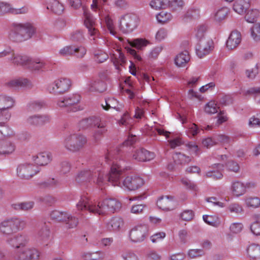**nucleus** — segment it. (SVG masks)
Here are the masks:
<instances>
[{
  "label": "nucleus",
  "instance_id": "1",
  "mask_svg": "<svg viewBox=\"0 0 260 260\" xmlns=\"http://www.w3.org/2000/svg\"><path fill=\"white\" fill-rule=\"evenodd\" d=\"M122 163L124 164V162L113 163L109 174L108 181L113 186H117L125 190L134 191L141 187L144 184V180L138 176L129 175L124 179L121 178L126 169L122 166Z\"/></svg>",
  "mask_w": 260,
  "mask_h": 260
},
{
  "label": "nucleus",
  "instance_id": "2",
  "mask_svg": "<svg viewBox=\"0 0 260 260\" xmlns=\"http://www.w3.org/2000/svg\"><path fill=\"white\" fill-rule=\"evenodd\" d=\"M28 241L27 236L23 234H17L6 240V242L14 248L13 256L15 260H39L41 252L28 247Z\"/></svg>",
  "mask_w": 260,
  "mask_h": 260
},
{
  "label": "nucleus",
  "instance_id": "3",
  "mask_svg": "<svg viewBox=\"0 0 260 260\" xmlns=\"http://www.w3.org/2000/svg\"><path fill=\"white\" fill-rule=\"evenodd\" d=\"M14 104L15 101L12 97L0 94V134L4 137L10 135V129L6 123L11 117L10 109L14 107Z\"/></svg>",
  "mask_w": 260,
  "mask_h": 260
},
{
  "label": "nucleus",
  "instance_id": "4",
  "mask_svg": "<svg viewBox=\"0 0 260 260\" xmlns=\"http://www.w3.org/2000/svg\"><path fill=\"white\" fill-rule=\"evenodd\" d=\"M35 33L36 28L30 22H16L12 25L9 38L14 42H20L29 39Z\"/></svg>",
  "mask_w": 260,
  "mask_h": 260
},
{
  "label": "nucleus",
  "instance_id": "5",
  "mask_svg": "<svg viewBox=\"0 0 260 260\" xmlns=\"http://www.w3.org/2000/svg\"><path fill=\"white\" fill-rule=\"evenodd\" d=\"M149 234V226L145 223H139L130 230L128 237L133 243H141L147 239Z\"/></svg>",
  "mask_w": 260,
  "mask_h": 260
},
{
  "label": "nucleus",
  "instance_id": "6",
  "mask_svg": "<svg viewBox=\"0 0 260 260\" xmlns=\"http://www.w3.org/2000/svg\"><path fill=\"white\" fill-rule=\"evenodd\" d=\"M108 0H102L103 5L107 2ZM91 8L93 11H99V15L101 20H104L108 30L111 34L115 35L113 24L112 19L109 16V11L105 10L104 7L99 5V0H92Z\"/></svg>",
  "mask_w": 260,
  "mask_h": 260
},
{
  "label": "nucleus",
  "instance_id": "7",
  "mask_svg": "<svg viewBox=\"0 0 260 260\" xmlns=\"http://www.w3.org/2000/svg\"><path fill=\"white\" fill-rule=\"evenodd\" d=\"M80 101L79 94H72L58 100L56 105L59 108L70 107L72 111L76 112L83 109V107L79 105Z\"/></svg>",
  "mask_w": 260,
  "mask_h": 260
},
{
  "label": "nucleus",
  "instance_id": "8",
  "mask_svg": "<svg viewBox=\"0 0 260 260\" xmlns=\"http://www.w3.org/2000/svg\"><path fill=\"white\" fill-rule=\"evenodd\" d=\"M40 172L39 167L32 162H26L19 165L16 169L17 175L24 179H30Z\"/></svg>",
  "mask_w": 260,
  "mask_h": 260
},
{
  "label": "nucleus",
  "instance_id": "9",
  "mask_svg": "<svg viewBox=\"0 0 260 260\" xmlns=\"http://www.w3.org/2000/svg\"><path fill=\"white\" fill-rule=\"evenodd\" d=\"M139 18L135 14H126L120 19V28L125 34L132 32L139 24Z\"/></svg>",
  "mask_w": 260,
  "mask_h": 260
},
{
  "label": "nucleus",
  "instance_id": "10",
  "mask_svg": "<svg viewBox=\"0 0 260 260\" xmlns=\"http://www.w3.org/2000/svg\"><path fill=\"white\" fill-rule=\"evenodd\" d=\"M104 173L101 169L84 170L80 171L77 176L78 181H87L97 177L96 183L101 186L104 181Z\"/></svg>",
  "mask_w": 260,
  "mask_h": 260
},
{
  "label": "nucleus",
  "instance_id": "11",
  "mask_svg": "<svg viewBox=\"0 0 260 260\" xmlns=\"http://www.w3.org/2000/svg\"><path fill=\"white\" fill-rule=\"evenodd\" d=\"M11 56L9 60L17 66L25 67L27 68L30 57L22 54L14 53L10 48H7L0 52V58Z\"/></svg>",
  "mask_w": 260,
  "mask_h": 260
},
{
  "label": "nucleus",
  "instance_id": "12",
  "mask_svg": "<svg viewBox=\"0 0 260 260\" xmlns=\"http://www.w3.org/2000/svg\"><path fill=\"white\" fill-rule=\"evenodd\" d=\"M71 84L70 79L59 78L50 84L47 87V90L49 93L55 95L62 94L69 89Z\"/></svg>",
  "mask_w": 260,
  "mask_h": 260
},
{
  "label": "nucleus",
  "instance_id": "13",
  "mask_svg": "<svg viewBox=\"0 0 260 260\" xmlns=\"http://www.w3.org/2000/svg\"><path fill=\"white\" fill-rule=\"evenodd\" d=\"M121 207L120 203L116 199H106L102 202H98L96 213L98 215H104L108 210L114 212Z\"/></svg>",
  "mask_w": 260,
  "mask_h": 260
},
{
  "label": "nucleus",
  "instance_id": "14",
  "mask_svg": "<svg viewBox=\"0 0 260 260\" xmlns=\"http://www.w3.org/2000/svg\"><path fill=\"white\" fill-rule=\"evenodd\" d=\"M97 207L98 202H93L87 195L81 196L76 204V208L78 210H87L95 214H97Z\"/></svg>",
  "mask_w": 260,
  "mask_h": 260
},
{
  "label": "nucleus",
  "instance_id": "15",
  "mask_svg": "<svg viewBox=\"0 0 260 260\" xmlns=\"http://www.w3.org/2000/svg\"><path fill=\"white\" fill-rule=\"evenodd\" d=\"M213 48L214 43L211 39L207 38L201 40L196 47V55L200 58L204 57L211 53Z\"/></svg>",
  "mask_w": 260,
  "mask_h": 260
},
{
  "label": "nucleus",
  "instance_id": "16",
  "mask_svg": "<svg viewBox=\"0 0 260 260\" xmlns=\"http://www.w3.org/2000/svg\"><path fill=\"white\" fill-rule=\"evenodd\" d=\"M84 24L88 29L89 39L94 41L99 38V31L95 28V20L93 17L87 12H84Z\"/></svg>",
  "mask_w": 260,
  "mask_h": 260
},
{
  "label": "nucleus",
  "instance_id": "17",
  "mask_svg": "<svg viewBox=\"0 0 260 260\" xmlns=\"http://www.w3.org/2000/svg\"><path fill=\"white\" fill-rule=\"evenodd\" d=\"M37 240L43 246H48L51 242L52 237L50 227L45 224L37 234Z\"/></svg>",
  "mask_w": 260,
  "mask_h": 260
},
{
  "label": "nucleus",
  "instance_id": "18",
  "mask_svg": "<svg viewBox=\"0 0 260 260\" xmlns=\"http://www.w3.org/2000/svg\"><path fill=\"white\" fill-rule=\"evenodd\" d=\"M133 158L139 161H150L154 158L155 154L146 149L140 148L133 151Z\"/></svg>",
  "mask_w": 260,
  "mask_h": 260
},
{
  "label": "nucleus",
  "instance_id": "19",
  "mask_svg": "<svg viewBox=\"0 0 260 260\" xmlns=\"http://www.w3.org/2000/svg\"><path fill=\"white\" fill-rule=\"evenodd\" d=\"M52 159L51 152L44 151L32 156L31 160L36 166H45L49 164Z\"/></svg>",
  "mask_w": 260,
  "mask_h": 260
},
{
  "label": "nucleus",
  "instance_id": "20",
  "mask_svg": "<svg viewBox=\"0 0 260 260\" xmlns=\"http://www.w3.org/2000/svg\"><path fill=\"white\" fill-rule=\"evenodd\" d=\"M1 14L5 13H11L13 14H23L27 13L28 9L26 7H22L20 8H15L12 6L5 2H0Z\"/></svg>",
  "mask_w": 260,
  "mask_h": 260
},
{
  "label": "nucleus",
  "instance_id": "21",
  "mask_svg": "<svg viewBox=\"0 0 260 260\" xmlns=\"http://www.w3.org/2000/svg\"><path fill=\"white\" fill-rule=\"evenodd\" d=\"M94 127H95L96 129L93 132L91 138L94 142H97L101 140L102 136L107 132V129L106 123L102 122L100 118L99 119L96 123H94Z\"/></svg>",
  "mask_w": 260,
  "mask_h": 260
},
{
  "label": "nucleus",
  "instance_id": "22",
  "mask_svg": "<svg viewBox=\"0 0 260 260\" xmlns=\"http://www.w3.org/2000/svg\"><path fill=\"white\" fill-rule=\"evenodd\" d=\"M157 205L163 210L169 211L173 210L175 208V202L172 197L165 196L158 200Z\"/></svg>",
  "mask_w": 260,
  "mask_h": 260
},
{
  "label": "nucleus",
  "instance_id": "23",
  "mask_svg": "<svg viewBox=\"0 0 260 260\" xmlns=\"http://www.w3.org/2000/svg\"><path fill=\"white\" fill-rule=\"evenodd\" d=\"M241 40V33L237 30L233 31L231 33L226 41V47L229 49H234L239 46Z\"/></svg>",
  "mask_w": 260,
  "mask_h": 260
},
{
  "label": "nucleus",
  "instance_id": "24",
  "mask_svg": "<svg viewBox=\"0 0 260 260\" xmlns=\"http://www.w3.org/2000/svg\"><path fill=\"white\" fill-rule=\"evenodd\" d=\"M232 194L235 197H239L244 195L245 192L244 182L240 181H233L230 187Z\"/></svg>",
  "mask_w": 260,
  "mask_h": 260
},
{
  "label": "nucleus",
  "instance_id": "25",
  "mask_svg": "<svg viewBox=\"0 0 260 260\" xmlns=\"http://www.w3.org/2000/svg\"><path fill=\"white\" fill-rule=\"evenodd\" d=\"M251 0H236L233 5V10L239 15L243 14L251 5Z\"/></svg>",
  "mask_w": 260,
  "mask_h": 260
},
{
  "label": "nucleus",
  "instance_id": "26",
  "mask_svg": "<svg viewBox=\"0 0 260 260\" xmlns=\"http://www.w3.org/2000/svg\"><path fill=\"white\" fill-rule=\"evenodd\" d=\"M8 87L15 89H19L29 86L30 81L24 78H18L12 79L7 83Z\"/></svg>",
  "mask_w": 260,
  "mask_h": 260
},
{
  "label": "nucleus",
  "instance_id": "27",
  "mask_svg": "<svg viewBox=\"0 0 260 260\" xmlns=\"http://www.w3.org/2000/svg\"><path fill=\"white\" fill-rule=\"evenodd\" d=\"M223 165L221 164H215L212 165V170L206 173V176L214 179H220L223 177L221 171L223 170Z\"/></svg>",
  "mask_w": 260,
  "mask_h": 260
},
{
  "label": "nucleus",
  "instance_id": "28",
  "mask_svg": "<svg viewBox=\"0 0 260 260\" xmlns=\"http://www.w3.org/2000/svg\"><path fill=\"white\" fill-rule=\"evenodd\" d=\"M190 60V56L186 51L179 53L176 55L174 59L176 66L179 68L185 67Z\"/></svg>",
  "mask_w": 260,
  "mask_h": 260
},
{
  "label": "nucleus",
  "instance_id": "29",
  "mask_svg": "<svg viewBox=\"0 0 260 260\" xmlns=\"http://www.w3.org/2000/svg\"><path fill=\"white\" fill-rule=\"evenodd\" d=\"M46 4L47 9L56 14H61L64 10L63 5L57 0H47Z\"/></svg>",
  "mask_w": 260,
  "mask_h": 260
},
{
  "label": "nucleus",
  "instance_id": "30",
  "mask_svg": "<svg viewBox=\"0 0 260 260\" xmlns=\"http://www.w3.org/2000/svg\"><path fill=\"white\" fill-rule=\"evenodd\" d=\"M76 137L75 134H69L66 135L62 142L63 146L69 151H77L76 146Z\"/></svg>",
  "mask_w": 260,
  "mask_h": 260
},
{
  "label": "nucleus",
  "instance_id": "31",
  "mask_svg": "<svg viewBox=\"0 0 260 260\" xmlns=\"http://www.w3.org/2000/svg\"><path fill=\"white\" fill-rule=\"evenodd\" d=\"M229 10L226 7H222L215 10L212 14V18L217 23L222 22L227 17Z\"/></svg>",
  "mask_w": 260,
  "mask_h": 260
},
{
  "label": "nucleus",
  "instance_id": "32",
  "mask_svg": "<svg viewBox=\"0 0 260 260\" xmlns=\"http://www.w3.org/2000/svg\"><path fill=\"white\" fill-rule=\"evenodd\" d=\"M248 256L252 260L260 259V245L252 243L247 248Z\"/></svg>",
  "mask_w": 260,
  "mask_h": 260
},
{
  "label": "nucleus",
  "instance_id": "33",
  "mask_svg": "<svg viewBox=\"0 0 260 260\" xmlns=\"http://www.w3.org/2000/svg\"><path fill=\"white\" fill-rule=\"evenodd\" d=\"M123 221L122 218L119 217H114L110 219L106 223V228L109 231H119L123 225Z\"/></svg>",
  "mask_w": 260,
  "mask_h": 260
},
{
  "label": "nucleus",
  "instance_id": "34",
  "mask_svg": "<svg viewBox=\"0 0 260 260\" xmlns=\"http://www.w3.org/2000/svg\"><path fill=\"white\" fill-rule=\"evenodd\" d=\"M103 108L108 110L110 108H113L117 111H120L123 108V105L119 104L118 101L114 98H110L106 99L105 101V104H102Z\"/></svg>",
  "mask_w": 260,
  "mask_h": 260
},
{
  "label": "nucleus",
  "instance_id": "35",
  "mask_svg": "<svg viewBox=\"0 0 260 260\" xmlns=\"http://www.w3.org/2000/svg\"><path fill=\"white\" fill-rule=\"evenodd\" d=\"M46 63L40 58H32L30 57L27 69L35 71H39L45 68Z\"/></svg>",
  "mask_w": 260,
  "mask_h": 260
},
{
  "label": "nucleus",
  "instance_id": "36",
  "mask_svg": "<svg viewBox=\"0 0 260 260\" xmlns=\"http://www.w3.org/2000/svg\"><path fill=\"white\" fill-rule=\"evenodd\" d=\"M0 232L5 235H10L14 232L11 218L5 219L0 222Z\"/></svg>",
  "mask_w": 260,
  "mask_h": 260
},
{
  "label": "nucleus",
  "instance_id": "37",
  "mask_svg": "<svg viewBox=\"0 0 260 260\" xmlns=\"http://www.w3.org/2000/svg\"><path fill=\"white\" fill-rule=\"evenodd\" d=\"M88 86L90 91H98L102 92L106 89L105 83L99 80H90L88 82Z\"/></svg>",
  "mask_w": 260,
  "mask_h": 260
},
{
  "label": "nucleus",
  "instance_id": "38",
  "mask_svg": "<svg viewBox=\"0 0 260 260\" xmlns=\"http://www.w3.org/2000/svg\"><path fill=\"white\" fill-rule=\"evenodd\" d=\"M245 15V19L248 23H254L260 16V11L258 9L252 8L247 10Z\"/></svg>",
  "mask_w": 260,
  "mask_h": 260
},
{
  "label": "nucleus",
  "instance_id": "39",
  "mask_svg": "<svg viewBox=\"0 0 260 260\" xmlns=\"http://www.w3.org/2000/svg\"><path fill=\"white\" fill-rule=\"evenodd\" d=\"M99 118V117L93 116L84 119L79 122V126L82 129L94 127V123H96Z\"/></svg>",
  "mask_w": 260,
  "mask_h": 260
},
{
  "label": "nucleus",
  "instance_id": "40",
  "mask_svg": "<svg viewBox=\"0 0 260 260\" xmlns=\"http://www.w3.org/2000/svg\"><path fill=\"white\" fill-rule=\"evenodd\" d=\"M129 45L138 50H143L148 45L150 44L149 40L145 38H137L129 42Z\"/></svg>",
  "mask_w": 260,
  "mask_h": 260
},
{
  "label": "nucleus",
  "instance_id": "41",
  "mask_svg": "<svg viewBox=\"0 0 260 260\" xmlns=\"http://www.w3.org/2000/svg\"><path fill=\"white\" fill-rule=\"evenodd\" d=\"M34 204L32 201H26L13 204L12 207L16 210L28 211L33 208Z\"/></svg>",
  "mask_w": 260,
  "mask_h": 260
},
{
  "label": "nucleus",
  "instance_id": "42",
  "mask_svg": "<svg viewBox=\"0 0 260 260\" xmlns=\"http://www.w3.org/2000/svg\"><path fill=\"white\" fill-rule=\"evenodd\" d=\"M250 230L255 236H260V214L254 215L253 222L250 225Z\"/></svg>",
  "mask_w": 260,
  "mask_h": 260
},
{
  "label": "nucleus",
  "instance_id": "43",
  "mask_svg": "<svg viewBox=\"0 0 260 260\" xmlns=\"http://www.w3.org/2000/svg\"><path fill=\"white\" fill-rule=\"evenodd\" d=\"M52 219L58 221L65 222L69 219V213L66 212H61L58 210L53 211L50 214Z\"/></svg>",
  "mask_w": 260,
  "mask_h": 260
},
{
  "label": "nucleus",
  "instance_id": "44",
  "mask_svg": "<svg viewBox=\"0 0 260 260\" xmlns=\"http://www.w3.org/2000/svg\"><path fill=\"white\" fill-rule=\"evenodd\" d=\"M203 219L206 223L213 226L217 227L220 223V218L216 215H204Z\"/></svg>",
  "mask_w": 260,
  "mask_h": 260
},
{
  "label": "nucleus",
  "instance_id": "45",
  "mask_svg": "<svg viewBox=\"0 0 260 260\" xmlns=\"http://www.w3.org/2000/svg\"><path fill=\"white\" fill-rule=\"evenodd\" d=\"M245 205L248 208H258L260 207V198L257 197H248L244 199Z\"/></svg>",
  "mask_w": 260,
  "mask_h": 260
},
{
  "label": "nucleus",
  "instance_id": "46",
  "mask_svg": "<svg viewBox=\"0 0 260 260\" xmlns=\"http://www.w3.org/2000/svg\"><path fill=\"white\" fill-rule=\"evenodd\" d=\"M250 37L255 42L260 41V23L254 24L250 29Z\"/></svg>",
  "mask_w": 260,
  "mask_h": 260
},
{
  "label": "nucleus",
  "instance_id": "47",
  "mask_svg": "<svg viewBox=\"0 0 260 260\" xmlns=\"http://www.w3.org/2000/svg\"><path fill=\"white\" fill-rule=\"evenodd\" d=\"M14 232L22 230L26 226V221L22 218L14 217H11Z\"/></svg>",
  "mask_w": 260,
  "mask_h": 260
},
{
  "label": "nucleus",
  "instance_id": "48",
  "mask_svg": "<svg viewBox=\"0 0 260 260\" xmlns=\"http://www.w3.org/2000/svg\"><path fill=\"white\" fill-rule=\"evenodd\" d=\"M170 4L169 0H151L149 5L151 8L154 10L166 8Z\"/></svg>",
  "mask_w": 260,
  "mask_h": 260
},
{
  "label": "nucleus",
  "instance_id": "49",
  "mask_svg": "<svg viewBox=\"0 0 260 260\" xmlns=\"http://www.w3.org/2000/svg\"><path fill=\"white\" fill-rule=\"evenodd\" d=\"M110 53L114 63L119 64L122 66L125 63L126 59L125 56L120 49H117L115 50V52L112 54L111 52Z\"/></svg>",
  "mask_w": 260,
  "mask_h": 260
},
{
  "label": "nucleus",
  "instance_id": "50",
  "mask_svg": "<svg viewBox=\"0 0 260 260\" xmlns=\"http://www.w3.org/2000/svg\"><path fill=\"white\" fill-rule=\"evenodd\" d=\"M15 145L12 142L5 140L1 148L0 154H11L15 150Z\"/></svg>",
  "mask_w": 260,
  "mask_h": 260
},
{
  "label": "nucleus",
  "instance_id": "51",
  "mask_svg": "<svg viewBox=\"0 0 260 260\" xmlns=\"http://www.w3.org/2000/svg\"><path fill=\"white\" fill-rule=\"evenodd\" d=\"M184 127L186 128L185 133L189 137L196 136L200 132L198 126L194 123H188Z\"/></svg>",
  "mask_w": 260,
  "mask_h": 260
},
{
  "label": "nucleus",
  "instance_id": "52",
  "mask_svg": "<svg viewBox=\"0 0 260 260\" xmlns=\"http://www.w3.org/2000/svg\"><path fill=\"white\" fill-rule=\"evenodd\" d=\"M173 16L170 12L161 11L156 16V18L159 23H167L170 21Z\"/></svg>",
  "mask_w": 260,
  "mask_h": 260
},
{
  "label": "nucleus",
  "instance_id": "53",
  "mask_svg": "<svg viewBox=\"0 0 260 260\" xmlns=\"http://www.w3.org/2000/svg\"><path fill=\"white\" fill-rule=\"evenodd\" d=\"M76 138V147L77 151L83 148L87 142V137L81 134H75Z\"/></svg>",
  "mask_w": 260,
  "mask_h": 260
},
{
  "label": "nucleus",
  "instance_id": "54",
  "mask_svg": "<svg viewBox=\"0 0 260 260\" xmlns=\"http://www.w3.org/2000/svg\"><path fill=\"white\" fill-rule=\"evenodd\" d=\"M174 162L176 164H183L188 162L191 159L189 156H186L181 153H176L173 156Z\"/></svg>",
  "mask_w": 260,
  "mask_h": 260
},
{
  "label": "nucleus",
  "instance_id": "55",
  "mask_svg": "<svg viewBox=\"0 0 260 260\" xmlns=\"http://www.w3.org/2000/svg\"><path fill=\"white\" fill-rule=\"evenodd\" d=\"M219 107L217 103L213 101H210L206 104L204 110L208 114H214L218 112Z\"/></svg>",
  "mask_w": 260,
  "mask_h": 260
},
{
  "label": "nucleus",
  "instance_id": "56",
  "mask_svg": "<svg viewBox=\"0 0 260 260\" xmlns=\"http://www.w3.org/2000/svg\"><path fill=\"white\" fill-rule=\"evenodd\" d=\"M207 27L205 25H200L195 30V37L199 42L201 40L206 39L205 38Z\"/></svg>",
  "mask_w": 260,
  "mask_h": 260
},
{
  "label": "nucleus",
  "instance_id": "57",
  "mask_svg": "<svg viewBox=\"0 0 260 260\" xmlns=\"http://www.w3.org/2000/svg\"><path fill=\"white\" fill-rule=\"evenodd\" d=\"M227 209L230 212L237 214H240L243 212V207L238 203L230 204L228 206Z\"/></svg>",
  "mask_w": 260,
  "mask_h": 260
},
{
  "label": "nucleus",
  "instance_id": "58",
  "mask_svg": "<svg viewBox=\"0 0 260 260\" xmlns=\"http://www.w3.org/2000/svg\"><path fill=\"white\" fill-rule=\"evenodd\" d=\"M75 49L73 46H66L60 49L58 54L63 56L73 55L75 54Z\"/></svg>",
  "mask_w": 260,
  "mask_h": 260
},
{
  "label": "nucleus",
  "instance_id": "59",
  "mask_svg": "<svg viewBox=\"0 0 260 260\" xmlns=\"http://www.w3.org/2000/svg\"><path fill=\"white\" fill-rule=\"evenodd\" d=\"M108 54L101 50H97L94 53L95 59L99 63L104 62L108 58Z\"/></svg>",
  "mask_w": 260,
  "mask_h": 260
},
{
  "label": "nucleus",
  "instance_id": "60",
  "mask_svg": "<svg viewBox=\"0 0 260 260\" xmlns=\"http://www.w3.org/2000/svg\"><path fill=\"white\" fill-rule=\"evenodd\" d=\"M168 35V31L166 28H160L156 32L155 38L158 42H161L166 39Z\"/></svg>",
  "mask_w": 260,
  "mask_h": 260
},
{
  "label": "nucleus",
  "instance_id": "61",
  "mask_svg": "<svg viewBox=\"0 0 260 260\" xmlns=\"http://www.w3.org/2000/svg\"><path fill=\"white\" fill-rule=\"evenodd\" d=\"M243 225L241 222H233L230 225L229 230L231 233L238 234L242 232Z\"/></svg>",
  "mask_w": 260,
  "mask_h": 260
},
{
  "label": "nucleus",
  "instance_id": "62",
  "mask_svg": "<svg viewBox=\"0 0 260 260\" xmlns=\"http://www.w3.org/2000/svg\"><path fill=\"white\" fill-rule=\"evenodd\" d=\"M204 254V252L202 249H190L187 252V255L189 258H194L202 256Z\"/></svg>",
  "mask_w": 260,
  "mask_h": 260
},
{
  "label": "nucleus",
  "instance_id": "63",
  "mask_svg": "<svg viewBox=\"0 0 260 260\" xmlns=\"http://www.w3.org/2000/svg\"><path fill=\"white\" fill-rule=\"evenodd\" d=\"M194 212L191 210H184L180 215V217L181 219L186 221L191 220L194 218Z\"/></svg>",
  "mask_w": 260,
  "mask_h": 260
},
{
  "label": "nucleus",
  "instance_id": "64",
  "mask_svg": "<svg viewBox=\"0 0 260 260\" xmlns=\"http://www.w3.org/2000/svg\"><path fill=\"white\" fill-rule=\"evenodd\" d=\"M121 256L123 260H139L137 255L132 251H124L122 252Z\"/></svg>",
  "mask_w": 260,
  "mask_h": 260
}]
</instances>
